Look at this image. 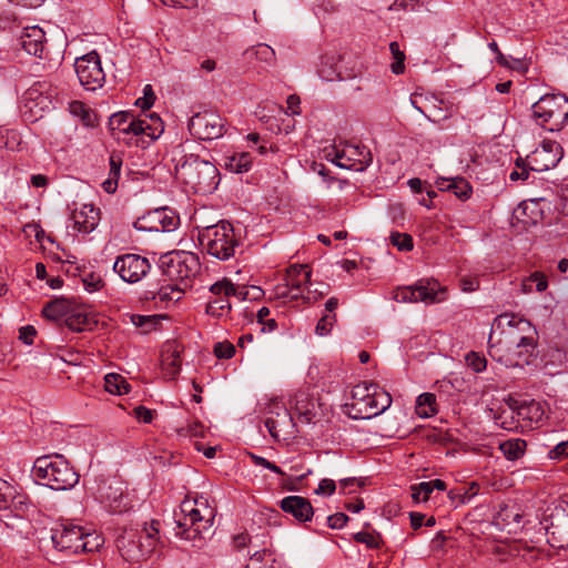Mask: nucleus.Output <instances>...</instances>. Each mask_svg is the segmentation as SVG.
Instances as JSON below:
<instances>
[{"instance_id": "obj_1", "label": "nucleus", "mask_w": 568, "mask_h": 568, "mask_svg": "<svg viewBox=\"0 0 568 568\" xmlns=\"http://www.w3.org/2000/svg\"><path fill=\"white\" fill-rule=\"evenodd\" d=\"M536 328L515 314H500L488 338L490 356L507 367L529 365L537 357Z\"/></svg>"}, {"instance_id": "obj_2", "label": "nucleus", "mask_w": 568, "mask_h": 568, "mask_svg": "<svg viewBox=\"0 0 568 568\" xmlns=\"http://www.w3.org/2000/svg\"><path fill=\"white\" fill-rule=\"evenodd\" d=\"M36 480L53 490H69L79 483V474L63 455L53 454L38 457L32 467Z\"/></svg>"}, {"instance_id": "obj_3", "label": "nucleus", "mask_w": 568, "mask_h": 568, "mask_svg": "<svg viewBox=\"0 0 568 568\" xmlns=\"http://www.w3.org/2000/svg\"><path fill=\"white\" fill-rule=\"evenodd\" d=\"M159 521L152 520L139 530L126 528L116 539L121 556L130 562H139L151 556L159 542Z\"/></svg>"}, {"instance_id": "obj_4", "label": "nucleus", "mask_w": 568, "mask_h": 568, "mask_svg": "<svg viewBox=\"0 0 568 568\" xmlns=\"http://www.w3.org/2000/svg\"><path fill=\"white\" fill-rule=\"evenodd\" d=\"M176 174L180 180L200 193L212 192L220 182L216 166L194 154L184 156V160L176 165Z\"/></svg>"}, {"instance_id": "obj_5", "label": "nucleus", "mask_w": 568, "mask_h": 568, "mask_svg": "<svg viewBox=\"0 0 568 568\" xmlns=\"http://www.w3.org/2000/svg\"><path fill=\"white\" fill-rule=\"evenodd\" d=\"M199 242L207 254L225 261L234 256L239 245L234 227L226 221L213 225L199 226Z\"/></svg>"}, {"instance_id": "obj_6", "label": "nucleus", "mask_w": 568, "mask_h": 568, "mask_svg": "<svg viewBox=\"0 0 568 568\" xmlns=\"http://www.w3.org/2000/svg\"><path fill=\"white\" fill-rule=\"evenodd\" d=\"M109 125L114 133L141 136L143 143L152 142L163 133V122L155 113L145 118H135L130 112L114 113Z\"/></svg>"}, {"instance_id": "obj_7", "label": "nucleus", "mask_w": 568, "mask_h": 568, "mask_svg": "<svg viewBox=\"0 0 568 568\" xmlns=\"http://www.w3.org/2000/svg\"><path fill=\"white\" fill-rule=\"evenodd\" d=\"M536 123L548 131H559L568 122V98L564 94H545L531 106Z\"/></svg>"}, {"instance_id": "obj_8", "label": "nucleus", "mask_w": 568, "mask_h": 568, "mask_svg": "<svg viewBox=\"0 0 568 568\" xmlns=\"http://www.w3.org/2000/svg\"><path fill=\"white\" fill-rule=\"evenodd\" d=\"M197 500L186 499L180 505V511L175 513V535L181 539L197 541L202 539L204 531L211 528L213 517H205L196 507ZM211 515V511L209 513Z\"/></svg>"}, {"instance_id": "obj_9", "label": "nucleus", "mask_w": 568, "mask_h": 568, "mask_svg": "<svg viewBox=\"0 0 568 568\" xmlns=\"http://www.w3.org/2000/svg\"><path fill=\"white\" fill-rule=\"evenodd\" d=\"M161 267L170 281H184L197 274L200 261L195 254L190 252H171L162 256Z\"/></svg>"}, {"instance_id": "obj_10", "label": "nucleus", "mask_w": 568, "mask_h": 568, "mask_svg": "<svg viewBox=\"0 0 568 568\" xmlns=\"http://www.w3.org/2000/svg\"><path fill=\"white\" fill-rule=\"evenodd\" d=\"M394 300L399 303H438L445 300V291L436 281H418L415 285L398 287Z\"/></svg>"}, {"instance_id": "obj_11", "label": "nucleus", "mask_w": 568, "mask_h": 568, "mask_svg": "<svg viewBox=\"0 0 568 568\" xmlns=\"http://www.w3.org/2000/svg\"><path fill=\"white\" fill-rule=\"evenodd\" d=\"M75 73L82 87L94 91L101 88L105 81V73L101 60L95 51H91L74 62Z\"/></svg>"}, {"instance_id": "obj_12", "label": "nucleus", "mask_w": 568, "mask_h": 568, "mask_svg": "<svg viewBox=\"0 0 568 568\" xmlns=\"http://www.w3.org/2000/svg\"><path fill=\"white\" fill-rule=\"evenodd\" d=\"M325 158L342 169L363 172L373 161L371 152L366 148L347 145L343 150L332 149Z\"/></svg>"}, {"instance_id": "obj_13", "label": "nucleus", "mask_w": 568, "mask_h": 568, "mask_svg": "<svg viewBox=\"0 0 568 568\" xmlns=\"http://www.w3.org/2000/svg\"><path fill=\"white\" fill-rule=\"evenodd\" d=\"M390 405V395L377 385L363 402L349 405L347 415L353 419H369L384 413Z\"/></svg>"}, {"instance_id": "obj_14", "label": "nucleus", "mask_w": 568, "mask_h": 568, "mask_svg": "<svg viewBox=\"0 0 568 568\" xmlns=\"http://www.w3.org/2000/svg\"><path fill=\"white\" fill-rule=\"evenodd\" d=\"M151 267L146 257L134 253L122 254L113 263V271L122 281L130 284L142 281L150 273Z\"/></svg>"}, {"instance_id": "obj_15", "label": "nucleus", "mask_w": 568, "mask_h": 568, "mask_svg": "<svg viewBox=\"0 0 568 568\" xmlns=\"http://www.w3.org/2000/svg\"><path fill=\"white\" fill-rule=\"evenodd\" d=\"M191 134L200 140H214L224 134L225 122L214 111H203L194 114L189 122Z\"/></svg>"}, {"instance_id": "obj_16", "label": "nucleus", "mask_w": 568, "mask_h": 568, "mask_svg": "<svg viewBox=\"0 0 568 568\" xmlns=\"http://www.w3.org/2000/svg\"><path fill=\"white\" fill-rule=\"evenodd\" d=\"M83 528L72 523H60L50 531L53 548L68 554H79Z\"/></svg>"}, {"instance_id": "obj_17", "label": "nucleus", "mask_w": 568, "mask_h": 568, "mask_svg": "<svg viewBox=\"0 0 568 568\" xmlns=\"http://www.w3.org/2000/svg\"><path fill=\"white\" fill-rule=\"evenodd\" d=\"M267 413L270 416L265 420V427L272 437L293 436L296 433L294 417L282 403L273 400Z\"/></svg>"}, {"instance_id": "obj_18", "label": "nucleus", "mask_w": 568, "mask_h": 568, "mask_svg": "<svg viewBox=\"0 0 568 568\" xmlns=\"http://www.w3.org/2000/svg\"><path fill=\"white\" fill-rule=\"evenodd\" d=\"M562 154V148L558 142L545 140L526 158V161L531 171L545 172L555 168Z\"/></svg>"}, {"instance_id": "obj_19", "label": "nucleus", "mask_w": 568, "mask_h": 568, "mask_svg": "<svg viewBox=\"0 0 568 568\" xmlns=\"http://www.w3.org/2000/svg\"><path fill=\"white\" fill-rule=\"evenodd\" d=\"M42 84L29 88L22 98L21 112L27 121L34 122L43 116L51 108V100L42 92Z\"/></svg>"}, {"instance_id": "obj_20", "label": "nucleus", "mask_w": 568, "mask_h": 568, "mask_svg": "<svg viewBox=\"0 0 568 568\" xmlns=\"http://www.w3.org/2000/svg\"><path fill=\"white\" fill-rule=\"evenodd\" d=\"M179 216L169 209H158L135 222L138 230L171 232L179 225Z\"/></svg>"}, {"instance_id": "obj_21", "label": "nucleus", "mask_w": 568, "mask_h": 568, "mask_svg": "<svg viewBox=\"0 0 568 568\" xmlns=\"http://www.w3.org/2000/svg\"><path fill=\"white\" fill-rule=\"evenodd\" d=\"M514 409L517 410V417L521 428L531 427L540 423L545 416V408L541 403L535 399H517L511 402Z\"/></svg>"}, {"instance_id": "obj_22", "label": "nucleus", "mask_w": 568, "mask_h": 568, "mask_svg": "<svg viewBox=\"0 0 568 568\" xmlns=\"http://www.w3.org/2000/svg\"><path fill=\"white\" fill-rule=\"evenodd\" d=\"M101 498L108 503L112 513H124L130 510L133 505L128 494L118 481L110 483L100 488Z\"/></svg>"}, {"instance_id": "obj_23", "label": "nucleus", "mask_w": 568, "mask_h": 568, "mask_svg": "<svg viewBox=\"0 0 568 568\" xmlns=\"http://www.w3.org/2000/svg\"><path fill=\"white\" fill-rule=\"evenodd\" d=\"M182 347L175 341L166 342L161 353L162 374L168 379H174L181 371Z\"/></svg>"}, {"instance_id": "obj_24", "label": "nucleus", "mask_w": 568, "mask_h": 568, "mask_svg": "<svg viewBox=\"0 0 568 568\" xmlns=\"http://www.w3.org/2000/svg\"><path fill=\"white\" fill-rule=\"evenodd\" d=\"M291 408L302 424H310L317 415V405L305 390H297L290 400Z\"/></svg>"}, {"instance_id": "obj_25", "label": "nucleus", "mask_w": 568, "mask_h": 568, "mask_svg": "<svg viewBox=\"0 0 568 568\" xmlns=\"http://www.w3.org/2000/svg\"><path fill=\"white\" fill-rule=\"evenodd\" d=\"M311 280V270L307 265H292L287 268L284 281L292 287L297 288L301 293V298L307 303L312 301L311 291L307 284Z\"/></svg>"}, {"instance_id": "obj_26", "label": "nucleus", "mask_w": 568, "mask_h": 568, "mask_svg": "<svg viewBox=\"0 0 568 568\" xmlns=\"http://www.w3.org/2000/svg\"><path fill=\"white\" fill-rule=\"evenodd\" d=\"M20 44L27 53L42 58L45 48V33L38 26L26 27L20 36Z\"/></svg>"}, {"instance_id": "obj_27", "label": "nucleus", "mask_w": 568, "mask_h": 568, "mask_svg": "<svg viewBox=\"0 0 568 568\" xmlns=\"http://www.w3.org/2000/svg\"><path fill=\"white\" fill-rule=\"evenodd\" d=\"M281 508L300 523L310 521L314 515L312 504L302 496H287L283 498L281 500Z\"/></svg>"}, {"instance_id": "obj_28", "label": "nucleus", "mask_w": 568, "mask_h": 568, "mask_svg": "<svg viewBox=\"0 0 568 568\" xmlns=\"http://www.w3.org/2000/svg\"><path fill=\"white\" fill-rule=\"evenodd\" d=\"M72 229L74 231L88 234L92 232L99 223V211L91 204H83L79 210L72 212Z\"/></svg>"}, {"instance_id": "obj_29", "label": "nucleus", "mask_w": 568, "mask_h": 568, "mask_svg": "<svg viewBox=\"0 0 568 568\" xmlns=\"http://www.w3.org/2000/svg\"><path fill=\"white\" fill-rule=\"evenodd\" d=\"M511 402H514V397L505 399V406L500 407V409L494 414L495 424L506 430L521 428L517 417V410L514 409Z\"/></svg>"}, {"instance_id": "obj_30", "label": "nucleus", "mask_w": 568, "mask_h": 568, "mask_svg": "<svg viewBox=\"0 0 568 568\" xmlns=\"http://www.w3.org/2000/svg\"><path fill=\"white\" fill-rule=\"evenodd\" d=\"M436 184L438 190L452 192L462 201L468 200L473 192L470 184L464 178H440L436 181Z\"/></svg>"}, {"instance_id": "obj_31", "label": "nucleus", "mask_w": 568, "mask_h": 568, "mask_svg": "<svg viewBox=\"0 0 568 568\" xmlns=\"http://www.w3.org/2000/svg\"><path fill=\"white\" fill-rule=\"evenodd\" d=\"M145 295L146 298L153 300L156 304L160 303L162 306H168L169 304L181 300L183 291L176 285L165 284L158 291H146Z\"/></svg>"}, {"instance_id": "obj_32", "label": "nucleus", "mask_w": 568, "mask_h": 568, "mask_svg": "<svg viewBox=\"0 0 568 568\" xmlns=\"http://www.w3.org/2000/svg\"><path fill=\"white\" fill-rule=\"evenodd\" d=\"M341 57L336 54H325L321 58L318 65V75L325 81H334L343 79L341 70L337 65Z\"/></svg>"}, {"instance_id": "obj_33", "label": "nucleus", "mask_w": 568, "mask_h": 568, "mask_svg": "<svg viewBox=\"0 0 568 568\" xmlns=\"http://www.w3.org/2000/svg\"><path fill=\"white\" fill-rule=\"evenodd\" d=\"M67 326L74 332H83L92 329L97 321L84 311H74L65 318Z\"/></svg>"}, {"instance_id": "obj_34", "label": "nucleus", "mask_w": 568, "mask_h": 568, "mask_svg": "<svg viewBox=\"0 0 568 568\" xmlns=\"http://www.w3.org/2000/svg\"><path fill=\"white\" fill-rule=\"evenodd\" d=\"M252 165V155L247 152L234 153L224 158V168L232 173L247 172Z\"/></svg>"}, {"instance_id": "obj_35", "label": "nucleus", "mask_w": 568, "mask_h": 568, "mask_svg": "<svg viewBox=\"0 0 568 568\" xmlns=\"http://www.w3.org/2000/svg\"><path fill=\"white\" fill-rule=\"evenodd\" d=\"M527 444L521 438H510L499 444V449L508 460H518L526 452Z\"/></svg>"}, {"instance_id": "obj_36", "label": "nucleus", "mask_w": 568, "mask_h": 568, "mask_svg": "<svg viewBox=\"0 0 568 568\" xmlns=\"http://www.w3.org/2000/svg\"><path fill=\"white\" fill-rule=\"evenodd\" d=\"M521 292L524 294H530L534 291L544 292L548 287L547 276L541 272H534L529 276L521 281Z\"/></svg>"}, {"instance_id": "obj_37", "label": "nucleus", "mask_w": 568, "mask_h": 568, "mask_svg": "<svg viewBox=\"0 0 568 568\" xmlns=\"http://www.w3.org/2000/svg\"><path fill=\"white\" fill-rule=\"evenodd\" d=\"M437 102L443 103L442 100H438L435 95H425L420 93H414L410 97L412 105L423 115L429 118L427 111H432V109L442 110L440 106H437Z\"/></svg>"}, {"instance_id": "obj_38", "label": "nucleus", "mask_w": 568, "mask_h": 568, "mask_svg": "<svg viewBox=\"0 0 568 568\" xmlns=\"http://www.w3.org/2000/svg\"><path fill=\"white\" fill-rule=\"evenodd\" d=\"M416 414L422 418H428L437 413L436 397L432 393H424L417 397Z\"/></svg>"}, {"instance_id": "obj_39", "label": "nucleus", "mask_w": 568, "mask_h": 568, "mask_svg": "<svg viewBox=\"0 0 568 568\" xmlns=\"http://www.w3.org/2000/svg\"><path fill=\"white\" fill-rule=\"evenodd\" d=\"M105 390L110 394L122 395L130 392V385L125 378L119 374L110 373L104 377Z\"/></svg>"}, {"instance_id": "obj_40", "label": "nucleus", "mask_w": 568, "mask_h": 568, "mask_svg": "<svg viewBox=\"0 0 568 568\" xmlns=\"http://www.w3.org/2000/svg\"><path fill=\"white\" fill-rule=\"evenodd\" d=\"M104 544V538L95 532L88 531L83 528V537L81 538L80 552L98 551Z\"/></svg>"}, {"instance_id": "obj_41", "label": "nucleus", "mask_w": 568, "mask_h": 568, "mask_svg": "<svg viewBox=\"0 0 568 568\" xmlns=\"http://www.w3.org/2000/svg\"><path fill=\"white\" fill-rule=\"evenodd\" d=\"M479 491V485L475 481L470 483L466 487L453 489L448 493L449 498L458 504H467L474 498Z\"/></svg>"}, {"instance_id": "obj_42", "label": "nucleus", "mask_w": 568, "mask_h": 568, "mask_svg": "<svg viewBox=\"0 0 568 568\" xmlns=\"http://www.w3.org/2000/svg\"><path fill=\"white\" fill-rule=\"evenodd\" d=\"M245 54L254 55L257 60L267 64H274L275 62V51L266 43H258L252 49L246 50Z\"/></svg>"}, {"instance_id": "obj_43", "label": "nucleus", "mask_w": 568, "mask_h": 568, "mask_svg": "<svg viewBox=\"0 0 568 568\" xmlns=\"http://www.w3.org/2000/svg\"><path fill=\"white\" fill-rule=\"evenodd\" d=\"M389 50L394 60L390 63V70L394 74H402L405 70V53L400 50L397 42H392L389 44Z\"/></svg>"}, {"instance_id": "obj_44", "label": "nucleus", "mask_w": 568, "mask_h": 568, "mask_svg": "<svg viewBox=\"0 0 568 568\" xmlns=\"http://www.w3.org/2000/svg\"><path fill=\"white\" fill-rule=\"evenodd\" d=\"M376 386H377V384L366 383V382L354 386V388L352 389L351 403H347L345 405L346 412L348 410L349 405H357L359 402H363L371 394V392L373 390V387H376Z\"/></svg>"}, {"instance_id": "obj_45", "label": "nucleus", "mask_w": 568, "mask_h": 568, "mask_svg": "<svg viewBox=\"0 0 568 568\" xmlns=\"http://www.w3.org/2000/svg\"><path fill=\"white\" fill-rule=\"evenodd\" d=\"M274 296L278 300L295 301L301 298L297 288H292L285 281L274 286Z\"/></svg>"}, {"instance_id": "obj_46", "label": "nucleus", "mask_w": 568, "mask_h": 568, "mask_svg": "<svg viewBox=\"0 0 568 568\" xmlns=\"http://www.w3.org/2000/svg\"><path fill=\"white\" fill-rule=\"evenodd\" d=\"M390 243L399 251L408 252L413 250V239L407 233L392 232L389 235Z\"/></svg>"}, {"instance_id": "obj_47", "label": "nucleus", "mask_w": 568, "mask_h": 568, "mask_svg": "<svg viewBox=\"0 0 568 568\" xmlns=\"http://www.w3.org/2000/svg\"><path fill=\"white\" fill-rule=\"evenodd\" d=\"M231 310V304L227 298L216 297L209 302L206 312L214 316H222L224 312Z\"/></svg>"}, {"instance_id": "obj_48", "label": "nucleus", "mask_w": 568, "mask_h": 568, "mask_svg": "<svg viewBox=\"0 0 568 568\" xmlns=\"http://www.w3.org/2000/svg\"><path fill=\"white\" fill-rule=\"evenodd\" d=\"M466 364L469 368H471L475 373H481L486 369L487 361L485 356L470 352L465 357Z\"/></svg>"}, {"instance_id": "obj_49", "label": "nucleus", "mask_w": 568, "mask_h": 568, "mask_svg": "<svg viewBox=\"0 0 568 568\" xmlns=\"http://www.w3.org/2000/svg\"><path fill=\"white\" fill-rule=\"evenodd\" d=\"M430 484L427 481H422L417 485H413L412 489V498L416 503L427 501L430 494L433 493L430 489Z\"/></svg>"}, {"instance_id": "obj_50", "label": "nucleus", "mask_w": 568, "mask_h": 568, "mask_svg": "<svg viewBox=\"0 0 568 568\" xmlns=\"http://www.w3.org/2000/svg\"><path fill=\"white\" fill-rule=\"evenodd\" d=\"M529 171H531L528 166V162L523 159H518L516 161V168L511 171L509 179L511 181H525L529 176Z\"/></svg>"}, {"instance_id": "obj_51", "label": "nucleus", "mask_w": 568, "mask_h": 568, "mask_svg": "<svg viewBox=\"0 0 568 568\" xmlns=\"http://www.w3.org/2000/svg\"><path fill=\"white\" fill-rule=\"evenodd\" d=\"M354 539L357 542L365 544L371 549L379 547V536L376 534L359 531L354 535Z\"/></svg>"}, {"instance_id": "obj_52", "label": "nucleus", "mask_w": 568, "mask_h": 568, "mask_svg": "<svg viewBox=\"0 0 568 568\" xmlns=\"http://www.w3.org/2000/svg\"><path fill=\"white\" fill-rule=\"evenodd\" d=\"M210 291L216 295V296H220V297H230L231 296V292H234L233 291V283H231L230 281L227 280H223V281H219L216 283H214Z\"/></svg>"}, {"instance_id": "obj_53", "label": "nucleus", "mask_w": 568, "mask_h": 568, "mask_svg": "<svg viewBox=\"0 0 568 568\" xmlns=\"http://www.w3.org/2000/svg\"><path fill=\"white\" fill-rule=\"evenodd\" d=\"M69 109L72 114L81 118L85 124H90V121H91L90 111L85 108V105L82 102L73 101L70 103Z\"/></svg>"}, {"instance_id": "obj_54", "label": "nucleus", "mask_w": 568, "mask_h": 568, "mask_svg": "<svg viewBox=\"0 0 568 568\" xmlns=\"http://www.w3.org/2000/svg\"><path fill=\"white\" fill-rule=\"evenodd\" d=\"M143 94L144 95L142 98H139L136 100L135 104L143 110H148L153 105V103L155 101V95H154L152 87L150 84H146L144 87Z\"/></svg>"}, {"instance_id": "obj_55", "label": "nucleus", "mask_w": 568, "mask_h": 568, "mask_svg": "<svg viewBox=\"0 0 568 568\" xmlns=\"http://www.w3.org/2000/svg\"><path fill=\"white\" fill-rule=\"evenodd\" d=\"M334 323H335V315L327 314V315L322 316L315 327L316 334H318L321 336L327 335L331 332Z\"/></svg>"}, {"instance_id": "obj_56", "label": "nucleus", "mask_w": 568, "mask_h": 568, "mask_svg": "<svg viewBox=\"0 0 568 568\" xmlns=\"http://www.w3.org/2000/svg\"><path fill=\"white\" fill-rule=\"evenodd\" d=\"M235 353V347L230 343H217L214 347V354L219 358H231Z\"/></svg>"}, {"instance_id": "obj_57", "label": "nucleus", "mask_w": 568, "mask_h": 568, "mask_svg": "<svg viewBox=\"0 0 568 568\" xmlns=\"http://www.w3.org/2000/svg\"><path fill=\"white\" fill-rule=\"evenodd\" d=\"M83 285L88 292H95L103 286V281L98 275L89 274L83 278Z\"/></svg>"}, {"instance_id": "obj_58", "label": "nucleus", "mask_w": 568, "mask_h": 568, "mask_svg": "<svg viewBox=\"0 0 568 568\" xmlns=\"http://www.w3.org/2000/svg\"><path fill=\"white\" fill-rule=\"evenodd\" d=\"M335 489V481L333 479L324 478L320 481L318 487L315 489V494L329 496L334 494Z\"/></svg>"}, {"instance_id": "obj_59", "label": "nucleus", "mask_w": 568, "mask_h": 568, "mask_svg": "<svg viewBox=\"0 0 568 568\" xmlns=\"http://www.w3.org/2000/svg\"><path fill=\"white\" fill-rule=\"evenodd\" d=\"M43 315L47 317V318H51V320H57L61 316L62 314V305L61 303L59 302H52V303H49L44 308H43Z\"/></svg>"}, {"instance_id": "obj_60", "label": "nucleus", "mask_w": 568, "mask_h": 568, "mask_svg": "<svg viewBox=\"0 0 568 568\" xmlns=\"http://www.w3.org/2000/svg\"><path fill=\"white\" fill-rule=\"evenodd\" d=\"M348 520V517L343 513H336L327 517V524L332 529L343 528Z\"/></svg>"}, {"instance_id": "obj_61", "label": "nucleus", "mask_w": 568, "mask_h": 568, "mask_svg": "<svg viewBox=\"0 0 568 568\" xmlns=\"http://www.w3.org/2000/svg\"><path fill=\"white\" fill-rule=\"evenodd\" d=\"M134 417L143 423H151L153 419V412L144 406H138L133 409Z\"/></svg>"}, {"instance_id": "obj_62", "label": "nucleus", "mask_w": 568, "mask_h": 568, "mask_svg": "<svg viewBox=\"0 0 568 568\" xmlns=\"http://www.w3.org/2000/svg\"><path fill=\"white\" fill-rule=\"evenodd\" d=\"M549 457L551 459L568 457V440L557 444L551 450H549Z\"/></svg>"}, {"instance_id": "obj_63", "label": "nucleus", "mask_w": 568, "mask_h": 568, "mask_svg": "<svg viewBox=\"0 0 568 568\" xmlns=\"http://www.w3.org/2000/svg\"><path fill=\"white\" fill-rule=\"evenodd\" d=\"M37 332L33 326H23L19 331V338L27 345L33 344V338Z\"/></svg>"}, {"instance_id": "obj_64", "label": "nucleus", "mask_w": 568, "mask_h": 568, "mask_svg": "<svg viewBox=\"0 0 568 568\" xmlns=\"http://www.w3.org/2000/svg\"><path fill=\"white\" fill-rule=\"evenodd\" d=\"M261 552L256 551L251 557V562L246 566V568H276L274 564H260Z\"/></svg>"}]
</instances>
